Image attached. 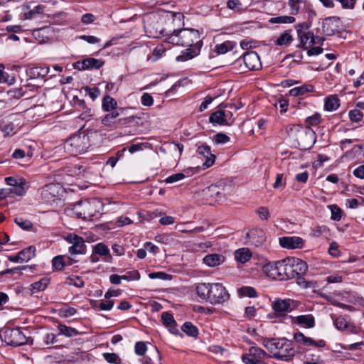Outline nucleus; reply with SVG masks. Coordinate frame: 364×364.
<instances>
[{
  "label": "nucleus",
  "mask_w": 364,
  "mask_h": 364,
  "mask_svg": "<svg viewBox=\"0 0 364 364\" xmlns=\"http://www.w3.org/2000/svg\"><path fill=\"white\" fill-rule=\"evenodd\" d=\"M197 295L213 305L223 304L230 299V294L220 283H200L196 288Z\"/></svg>",
  "instance_id": "1"
},
{
  "label": "nucleus",
  "mask_w": 364,
  "mask_h": 364,
  "mask_svg": "<svg viewBox=\"0 0 364 364\" xmlns=\"http://www.w3.org/2000/svg\"><path fill=\"white\" fill-rule=\"evenodd\" d=\"M101 206V202L97 199H85L69 205L65 209V212L69 216L87 220L100 213Z\"/></svg>",
  "instance_id": "2"
},
{
  "label": "nucleus",
  "mask_w": 364,
  "mask_h": 364,
  "mask_svg": "<svg viewBox=\"0 0 364 364\" xmlns=\"http://www.w3.org/2000/svg\"><path fill=\"white\" fill-rule=\"evenodd\" d=\"M90 146V136L85 132L72 135L63 144L65 151L72 156L85 153Z\"/></svg>",
  "instance_id": "3"
},
{
  "label": "nucleus",
  "mask_w": 364,
  "mask_h": 364,
  "mask_svg": "<svg viewBox=\"0 0 364 364\" xmlns=\"http://www.w3.org/2000/svg\"><path fill=\"white\" fill-rule=\"evenodd\" d=\"M168 43L187 47H191L194 43L198 47H200L202 44L198 31L193 28L174 31L173 33L168 38Z\"/></svg>",
  "instance_id": "4"
},
{
  "label": "nucleus",
  "mask_w": 364,
  "mask_h": 364,
  "mask_svg": "<svg viewBox=\"0 0 364 364\" xmlns=\"http://www.w3.org/2000/svg\"><path fill=\"white\" fill-rule=\"evenodd\" d=\"M291 136L296 142L299 149L307 150L312 147L315 142V132L310 127L294 125L291 128Z\"/></svg>",
  "instance_id": "5"
},
{
  "label": "nucleus",
  "mask_w": 364,
  "mask_h": 364,
  "mask_svg": "<svg viewBox=\"0 0 364 364\" xmlns=\"http://www.w3.org/2000/svg\"><path fill=\"white\" fill-rule=\"evenodd\" d=\"M296 353V350L291 341L285 338L279 339L277 350L272 357L280 360L288 361L290 360Z\"/></svg>",
  "instance_id": "6"
},
{
  "label": "nucleus",
  "mask_w": 364,
  "mask_h": 364,
  "mask_svg": "<svg viewBox=\"0 0 364 364\" xmlns=\"http://www.w3.org/2000/svg\"><path fill=\"white\" fill-rule=\"evenodd\" d=\"M270 357L264 350L259 347L252 346L248 353L242 356L245 364H265V358Z\"/></svg>",
  "instance_id": "7"
},
{
  "label": "nucleus",
  "mask_w": 364,
  "mask_h": 364,
  "mask_svg": "<svg viewBox=\"0 0 364 364\" xmlns=\"http://www.w3.org/2000/svg\"><path fill=\"white\" fill-rule=\"evenodd\" d=\"M5 341L9 346H19L27 343L26 336L20 328H9L4 332Z\"/></svg>",
  "instance_id": "8"
},
{
  "label": "nucleus",
  "mask_w": 364,
  "mask_h": 364,
  "mask_svg": "<svg viewBox=\"0 0 364 364\" xmlns=\"http://www.w3.org/2000/svg\"><path fill=\"white\" fill-rule=\"evenodd\" d=\"M65 240L68 243L71 244V246L68 249L70 255H84L86 253V245L82 237L75 234H68L65 237Z\"/></svg>",
  "instance_id": "9"
},
{
  "label": "nucleus",
  "mask_w": 364,
  "mask_h": 364,
  "mask_svg": "<svg viewBox=\"0 0 364 364\" xmlns=\"http://www.w3.org/2000/svg\"><path fill=\"white\" fill-rule=\"evenodd\" d=\"M297 32L298 36L300 38V43L302 46V47L304 49H306V45L308 44L309 46H312L314 44L317 43L315 37L314 36V34L310 32H302L303 29H307L309 28V26L307 23H300L297 26Z\"/></svg>",
  "instance_id": "10"
},
{
  "label": "nucleus",
  "mask_w": 364,
  "mask_h": 364,
  "mask_svg": "<svg viewBox=\"0 0 364 364\" xmlns=\"http://www.w3.org/2000/svg\"><path fill=\"white\" fill-rule=\"evenodd\" d=\"M243 62L248 70H257L262 68L260 58L255 51L245 53L243 55Z\"/></svg>",
  "instance_id": "11"
},
{
  "label": "nucleus",
  "mask_w": 364,
  "mask_h": 364,
  "mask_svg": "<svg viewBox=\"0 0 364 364\" xmlns=\"http://www.w3.org/2000/svg\"><path fill=\"white\" fill-rule=\"evenodd\" d=\"M201 194L207 202L211 203L220 200L223 193L218 186L213 184L203 189Z\"/></svg>",
  "instance_id": "12"
},
{
  "label": "nucleus",
  "mask_w": 364,
  "mask_h": 364,
  "mask_svg": "<svg viewBox=\"0 0 364 364\" xmlns=\"http://www.w3.org/2000/svg\"><path fill=\"white\" fill-rule=\"evenodd\" d=\"M197 154L203 159H204V162L203 163V168H207L213 165L215 156L211 153L210 147L208 145H201L198 147L196 151Z\"/></svg>",
  "instance_id": "13"
},
{
  "label": "nucleus",
  "mask_w": 364,
  "mask_h": 364,
  "mask_svg": "<svg viewBox=\"0 0 364 364\" xmlns=\"http://www.w3.org/2000/svg\"><path fill=\"white\" fill-rule=\"evenodd\" d=\"M289 262L291 263L292 278L298 276H303L307 272V263L302 259L295 257H289Z\"/></svg>",
  "instance_id": "14"
},
{
  "label": "nucleus",
  "mask_w": 364,
  "mask_h": 364,
  "mask_svg": "<svg viewBox=\"0 0 364 364\" xmlns=\"http://www.w3.org/2000/svg\"><path fill=\"white\" fill-rule=\"evenodd\" d=\"M294 341L304 347L315 346L318 348H323L326 346V342L321 339L318 341H314L310 337L304 336L301 332H297L294 334Z\"/></svg>",
  "instance_id": "15"
},
{
  "label": "nucleus",
  "mask_w": 364,
  "mask_h": 364,
  "mask_svg": "<svg viewBox=\"0 0 364 364\" xmlns=\"http://www.w3.org/2000/svg\"><path fill=\"white\" fill-rule=\"evenodd\" d=\"M104 65V61L92 58H87L81 61H77L75 63L74 68L79 70H84L88 69H99Z\"/></svg>",
  "instance_id": "16"
},
{
  "label": "nucleus",
  "mask_w": 364,
  "mask_h": 364,
  "mask_svg": "<svg viewBox=\"0 0 364 364\" xmlns=\"http://www.w3.org/2000/svg\"><path fill=\"white\" fill-rule=\"evenodd\" d=\"M292 303L293 301L290 299H277L272 303V306L277 315L282 316L287 312H290L292 311Z\"/></svg>",
  "instance_id": "17"
},
{
  "label": "nucleus",
  "mask_w": 364,
  "mask_h": 364,
  "mask_svg": "<svg viewBox=\"0 0 364 364\" xmlns=\"http://www.w3.org/2000/svg\"><path fill=\"white\" fill-rule=\"evenodd\" d=\"M339 18L333 16L326 18L322 23V29L325 35L333 36L338 29Z\"/></svg>",
  "instance_id": "18"
},
{
  "label": "nucleus",
  "mask_w": 364,
  "mask_h": 364,
  "mask_svg": "<svg viewBox=\"0 0 364 364\" xmlns=\"http://www.w3.org/2000/svg\"><path fill=\"white\" fill-rule=\"evenodd\" d=\"M280 245L287 249L301 248L304 245L302 238L296 236L282 237L279 238Z\"/></svg>",
  "instance_id": "19"
},
{
  "label": "nucleus",
  "mask_w": 364,
  "mask_h": 364,
  "mask_svg": "<svg viewBox=\"0 0 364 364\" xmlns=\"http://www.w3.org/2000/svg\"><path fill=\"white\" fill-rule=\"evenodd\" d=\"M278 270L279 272V273L280 274V281L292 279L289 257L279 261Z\"/></svg>",
  "instance_id": "20"
},
{
  "label": "nucleus",
  "mask_w": 364,
  "mask_h": 364,
  "mask_svg": "<svg viewBox=\"0 0 364 364\" xmlns=\"http://www.w3.org/2000/svg\"><path fill=\"white\" fill-rule=\"evenodd\" d=\"M209 121L212 124H218L220 125H230L232 124L233 120L231 122L228 121V113L223 110H218L210 114Z\"/></svg>",
  "instance_id": "21"
},
{
  "label": "nucleus",
  "mask_w": 364,
  "mask_h": 364,
  "mask_svg": "<svg viewBox=\"0 0 364 364\" xmlns=\"http://www.w3.org/2000/svg\"><path fill=\"white\" fill-rule=\"evenodd\" d=\"M279 261L276 262H269L263 266V272L269 277L280 280V274L279 273Z\"/></svg>",
  "instance_id": "22"
},
{
  "label": "nucleus",
  "mask_w": 364,
  "mask_h": 364,
  "mask_svg": "<svg viewBox=\"0 0 364 364\" xmlns=\"http://www.w3.org/2000/svg\"><path fill=\"white\" fill-rule=\"evenodd\" d=\"M49 68L47 66H34L28 68L26 71L27 75L31 79L43 78L49 73Z\"/></svg>",
  "instance_id": "23"
},
{
  "label": "nucleus",
  "mask_w": 364,
  "mask_h": 364,
  "mask_svg": "<svg viewBox=\"0 0 364 364\" xmlns=\"http://www.w3.org/2000/svg\"><path fill=\"white\" fill-rule=\"evenodd\" d=\"M292 322L308 328H313L315 326V319L311 314L301 315L294 317L292 318Z\"/></svg>",
  "instance_id": "24"
},
{
  "label": "nucleus",
  "mask_w": 364,
  "mask_h": 364,
  "mask_svg": "<svg viewBox=\"0 0 364 364\" xmlns=\"http://www.w3.org/2000/svg\"><path fill=\"white\" fill-rule=\"evenodd\" d=\"M247 236L255 247H259L265 242L264 232L261 230H251Z\"/></svg>",
  "instance_id": "25"
},
{
  "label": "nucleus",
  "mask_w": 364,
  "mask_h": 364,
  "mask_svg": "<svg viewBox=\"0 0 364 364\" xmlns=\"http://www.w3.org/2000/svg\"><path fill=\"white\" fill-rule=\"evenodd\" d=\"M304 354L303 362L304 364H320L322 360L318 353H314L311 349L304 348Z\"/></svg>",
  "instance_id": "26"
},
{
  "label": "nucleus",
  "mask_w": 364,
  "mask_h": 364,
  "mask_svg": "<svg viewBox=\"0 0 364 364\" xmlns=\"http://www.w3.org/2000/svg\"><path fill=\"white\" fill-rule=\"evenodd\" d=\"M93 252L100 256H105L104 261L105 262L110 263L112 261V257L108 247L102 242L97 243L94 246Z\"/></svg>",
  "instance_id": "27"
},
{
  "label": "nucleus",
  "mask_w": 364,
  "mask_h": 364,
  "mask_svg": "<svg viewBox=\"0 0 364 364\" xmlns=\"http://www.w3.org/2000/svg\"><path fill=\"white\" fill-rule=\"evenodd\" d=\"M225 257L220 254H209L204 257L203 262L210 267H215L224 262Z\"/></svg>",
  "instance_id": "28"
},
{
  "label": "nucleus",
  "mask_w": 364,
  "mask_h": 364,
  "mask_svg": "<svg viewBox=\"0 0 364 364\" xmlns=\"http://www.w3.org/2000/svg\"><path fill=\"white\" fill-rule=\"evenodd\" d=\"M200 47L198 48H191L189 47L186 49L182 53L176 57V60L178 62H184L193 58L199 54Z\"/></svg>",
  "instance_id": "29"
},
{
  "label": "nucleus",
  "mask_w": 364,
  "mask_h": 364,
  "mask_svg": "<svg viewBox=\"0 0 364 364\" xmlns=\"http://www.w3.org/2000/svg\"><path fill=\"white\" fill-rule=\"evenodd\" d=\"M236 46V43L233 41H225L220 44H217L215 46V52L218 55L225 54L229 50L234 49Z\"/></svg>",
  "instance_id": "30"
},
{
  "label": "nucleus",
  "mask_w": 364,
  "mask_h": 364,
  "mask_svg": "<svg viewBox=\"0 0 364 364\" xmlns=\"http://www.w3.org/2000/svg\"><path fill=\"white\" fill-rule=\"evenodd\" d=\"M119 113L117 110H112L111 113L107 114L104 117L102 118V124L108 127H116V118L119 117Z\"/></svg>",
  "instance_id": "31"
},
{
  "label": "nucleus",
  "mask_w": 364,
  "mask_h": 364,
  "mask_svg": "<svg viewBox=\"0 0 364 364\" xmlns=\"http://www.w3.org/2000/svg\"><path fill=\"white\" fill-rule=\"evenodd\" d=\"M314 87L311 85L304 84L299 87H294L289 90L291 96L297 97L303 95L307 92H312Z\"/></svg>",
  "instance_id": "32"
},
{
  "label": "nucleus",
  "mask_w": 364,
  "mask_h": 364,
  "mask_svg": "<svg viewBox=\"0 0 364 364\" xmlns=\"http://www.w3.org/2000/svg\"><path fill=\"white\" fill-rule=\"evenodd\" d=\"M339 102V99L335 95L326 97L324 105L325 109L328 112L336 110L340 106Z\"/></svg>",
  "instance_id": "33"
},
{
  "label": "nucleus",
  "mask_w": 364,
  "mask_h": 364,
  "mask_svg": "<svg viewBox=\"0 0 364 364\" xmlns=\"http://www.w3.org/2000/svg\"><path fill=\"white\" fill-rule=\"evenodd\" d=\"M252 257V254L248 249L241 248L237 250L235 253V258L237 262L245 263Z\"/></svg>",
  "instance_id": "34"
},
{
  "label": "nucleus",
  "mask_w": 364,
  "mask_h": 364,
  "mask_svg": "<svg viewBox=\"0 0 364 364\" xmlns=\"http://www.w3.org/2000/svg\"><path fill=\"white\" fill-rule=\"evenodd\" d=\"M117 103L113 97L108 95L103 97L102 107L104 111L109 112L111 110H114L117 108Z\"/></svg>",
  "instance_id": "35"
},
{
  "label": "nucleus",
  "mask_w": 364,
  "mask_h": 364,
  "mask_svg": "<svg viewBox=\"0 0 364 364\" xmlns=\"http://www.w3.org/2000/svg\"><path fill=\"white\" fill-rule=\"evenodd\" d=\"M50 282V279L48 277H43L39 281L33 283L31 287L32 293L43 291L46 289Z\"/></svg>",
  "instance_id": "36"
},
{
  "label": "nucleus",
  "mask_w": 364,
  "mask_h": 364,
  "mask_svg": "<svg viewBox=\"0 0 364 364\" xmlns=\"http://www.w3.org/2000/svg\"><path fill=\"white\" fill-rule=\"evenodd\" d=\"M181 330L188 336L191 337H197L198 335V329L191 322H185L181 326Z\"/></svg>",
  "instance_id": "37"
},
{
  "label": "nucleus",
  "mask_w": 364,
  "mask_h": 364,
  "mask_svg": "<svg viewBox=\"0 0 364 364\" xmlns=\"http://www.w3.org/2000/svg\"><path fill=\"white\" fill-rule=\"evenodd\" d=\"M36 248L33 246H29L18 252L22 262H28L35 256Z\"/></svg>",
  "instance_id": "38"
},
{
  "label": "nucleus",
  "mask_w": 364,
  "mask_h": 364,
  "mask_svg": "<svg viewBox=\"0 0 364 364\" xmlns=\"http://www.w3.org/2000/svg\"><path fill=\"white\" fill-rule=\"evenodd\" d=\"M293 41V37L289 31L281 34L276 41V44L280 46H287Z\"/></svg>",
  "instance_id": "39"
},
{
  "label": "nucleus",
  "mask_w": 364,
  "mask_h": 364,
  "mask_svg": "<svg viewBox=\"0 0 364 364\" xmlns=\"http://www.w3.org/2000/svg\"><path fill=\"white\" fill-rule=\"evenodd\" d=\"M240 296H247L250 298H255L257 296L256 290L252 287L244 286L237 289Z\"/></svg>",
  "instance_id": "40"
},
{
  "label": "nucleus",
  "mask_w": 364,
  "mask_h": 364,
  "mask_svg": "<svg viewBox=\"0 0 364 364\" xmlns=\"http://www.w3.org/2000/svg\"><path fill=\"white\" fill-rule=\"evenodd\" d=\"M59 334L64 335L67 337L75 336L78 334L77 330L74 328L67 326L65 325L58 326Z\"/></svg>",
  "instance_id": "41"
},
{
  "label": "nucleus",
  "mask_w": 364,
  "mask_h": 364,
  "mask_svg": "<svg viewBox=\"0 0 364 364\" xmlns=\"http://www.w3.org/2000/svg\"><path fill=\"white\" fill-rule=\"evenodd\" d=\"M161 320L164 326L170 328V329L174 328L176 322L171 314L167 311L163 312L161 314Z\"/></svg>",
  "instance_id": "42"
},
{
  "label": "nucleus",
  "mask_w": 364,
  "mask_h": 364,
  "mask_svg": "<svg viewBox=\"0 0 364 364\" xmlns=\"http://www.w3.org/2000/svg\"><path fill=\"white\" fill-rule=\"evenodd\" d=\"M295 21V18L290 16H281L272 17L269 22L271 23H292Z\"/></svg>",
  "instance_id": "43"
},
{
  "label": "nucleus",
  "mask_w": 364,
  "mask_h": 364,
  "mask_svg": "<svg viewBox=\"0 0 364 364\" xmlns=\"http://www.w3.org/2000/svg\"><path fill=\"white\" fill-rule=\"evenodd\" d=\"M25 181L21 180L20 183L16 184L15 186L7 188V190H9V196L13 193L18 196H23L26 193V190L23 187Z\"/></svg>",
  "instance_id": "44"
},
{
  "label": "nucleus",
  "mask_w": 364,
  "mask_h": 364,
  "mask_svg": "<svg viewBox=\"0 0 364 364\" xmlns=\"http://www.w3.org/2000/svg\"><path fill=\"white\" fill-rule=\"evenodd\" d=\"M52 265L53 268L56 270H61L66 265V262L65 261V256L58 255L53 258L52 259Z\"/></svg>",
  "instance_id": "45"
},
{
  "label": "nucleus",
  "mask_w": 364,
  "mask_h": 364,
  "mask_svg": "<svg viewBox=\"0 0 364 364\" xmlns=\"http://www.w3.org/2000/svg\"><path fill=\"white\" fill-rule=\"evenodd\" d=\"M14 222L22 230H30L33 227V224L30 220L24 219L21 217L15 218Z\"/></svg>",
  "instance_id": "46"
},
{
  "label": "nucleus",
  "mask_w": 364,
  "mask_h": 364,
  "mask_svg": "<svg viewBox=\"0 0 364 364\" xmlns=\"http://www.w3.org/2000/svg\"><path fill=\"white\" fill-rule=\"evenodd\" d=\"M279 343V339H264L262 342L263 346L274 355V353L277 350V344Z\"/></svg>",
  "instance_id": "47"
},
{
  "label": "nucleus",
  "mask_w": 364,
  "mask_h": 364,
  "mask_svg": "<svg viewBox=\"0 0 364 364\" xmlns=\"http://www.w3.org/2000/svg\"><path fill=\"white\" fill-rule=\"evenodd\" d=\"M333 324L339 331H343L347 328L348 324L346 319L343 316H338L333 320Z\"/></svg>",
  "instance_id": "48"
},
{
  "label": "nucleus",
  "mask_w": 364,
  "mask_h": 364,
  "mask_svg": "<svg viewBox=\"0 0 364 364\" xmlns=\"http://www.w3.org/2000/svg\"><path fill=\"white\" fill-rule=\"evenodd\" d=\"M306 124H307L306 127H310L311 126H316L321 122V115L318 113H315L312 116L308 117L305 120Z\"/></svg>",
  "instance_id": "49"
},
{
  "label": "nucleus",
  "mask_w": 364,
  "mask_h": 364,
  "mask_svg": "<svg viewBox=\"0 0 364 364\" xmlns=\"http://www.w3.org/2000/svg\"><path fill=\"white\" fill-rule=\"evenodd\" d=\"M348 116L350 119L353 122H360L363 117V113L359 109H354L349 112Z\"/></svg>",
  "instance_id": "50"
},
{
  "label": "nucleus",
  "mask_w": 364,
  "mask_h": 364,
  "mask_svg": "<svg viewBox=\"0 0 364 364\" xmlns=\"http://www.w3.org/2000/svg\"><path fill=\"white\" fill-rule=\"evenodd\" d=\"M103 357L109 363L119 364L120 361L119 356L114 353H103Z\"/></svg>",
  "instance_id": "51"
},
{
  "label": "nucleus",
  "mask_w": 364,
  "mask_h": 364,
  "mask_svg": "<svg viewBox=\"0 0 364 364\" xmlns=\"http://www.w3.org/2000/svg\"><path fill=\"white\" fill-rule=\"evenodd\" d=\"M123 279L126 281H136L140 279V274L137 270L128 272L126 274L122 275Z\"/></svg>",
  "instance_id": "52"
},
{
  "label": "nucleus",
  "mask_w": 364,
  "mask_h": 364,
  "mask_svg": "<svg viewBox=\"0 0 364 364\" xmlns=\"http://www.w3.org/2000/svg\"><path fill=\"white\" fill-rule=\"evenodd\" d=\"M301 2V0H289L288 4L291 9V14L295 15L299 12L300 9L299 4Z\"/></svg>",
  "instance_id": "53"
},
{
  "label": "nucleus",
  "mask_w": 364,
  "mask_h": 364,
  "mask_svg": "<svg viewBox=\"0 0 364 364\" xmlns=\"http://www.w3.org/2000/svg\"><path fill=\"white\" fill-rule=\"evenodd\" d=\"M146 346L145 343L142 341H138L135 343L134 351L138 355H143L146 351Z\"/></svg>",
  "instance_id": "54"
},
{
  "label": "nucleus",
  "mask_w": 364,
  "mask_h": 364,
  "mask_svg": "<svg viewBox=\"0 0 364 364\" xmlns=\"http://www.w3.org/2000/svg\"><path fill=\"white\" fill-rule=\"evenodd\" d=\"M166 49L162 45L156 46L153 50V61H156L164 54Z\"/></svg>",
  "instance_id": "55"
},
{
  "label": "nucleus",
  "mask_w": 364,
  "mask_h": 364,
  "mask_svg": "<svg viewBox=\"0 0 364 364\" xmlns=\"http://www.w3.org/2000/svg\"><path fill=\"white\" fill-rule=\"evenodd\" d=\"M184 179V175L182 173L172 174L165 179L166 183H173Z\"/></svg>",
  "instance_id": "56"
},
{
  "label": "nucleus",
  "mask_w": 364,
  "mask_h": 364,
  "mask_svg": "<svg viewBox=\"0 0 364 364\" xmlns=\"http://www.w3.org/2000/svg\"><path fill=\"white\" fill-rule=\"evenodd\" d=\"M286 182L284 180V175L282 173H277L275 182L273 184V188L274 189H279L280 188H284Z\"/></svg>",
  "instance_id": "57"
},
{
  "label": "nucleus",
  "mask_w": 364,
  "mask_h": 364,
  "mask_svg": "<svg viewBox=\"0 0 364 364\" xmlns=\"http://www.w3.org/2000/svg\"><path fill=\"white\" fill-rule=\"evenodd\" d=\"M141 103L146 107H150L154 104V98L149 93H144L141 97Z\"/></svg>",
  "instance_id": "58"
},
{
  "label": "nucleus",
  "mask_w": 364,
  "mask_h": 364,
  "mask_svg": "<svg viewBox=\"0 0 364 364\" xmlns=\"http://www.w3.org/2000/svg\"><path fill=\"white\" fill-rule=\"evenodd\" d=\"M15 82L14 77H11L9 78V75L7 73L4 72L0 69V83L6 82L8 84H13Z\"/></svg>",
  "instance_id": "59"
},
{
  "label": "nucleus",
  "mask_w": 364,
  "mask_h": 364,
  "mask_svg": "<svg viewBox=\"0 0 364 364\" xmlns=\"http://www.w3.org/2000/svg\"><path fill=\"white\" fill-rule=\"evenodd\" d=\"M114 300H102L99 304V308L103 311H109L114 305Z\"/></svg>",
  "instance_id": "60"
},
{
  "label": "nucleus",
  "mask_w": 364,
  "mask_h": 364,
  "mask_svg": "<svg viewBox=\"0 0 364 364\" xmlns=\"http://www.w3.org/2000/svg\"><path fill=\"white\" fill-rule=\"evenodd\" d=\"M149 277L152 279H162V280H166V279L171 278V276L163 272H157L150 273L149 274Z\"/></svg>",
  "instance_id": "61"
},
{
  "label": "nucleus",
  "mask_w": 364,
  "mask_h": 364,
  "mask_svg": "<svg viewBox=\"0 0 364 364\" xmlns=\"http://www.w3.org/2000/svg\"><path fill=\"white\" fill-rule=\"evenodd\" d=\"M214 141L216 144H225L230 141V138L223 133H218L215 135Z\"/></svg>",
  "instance_id": "62"
},
{
  "label": "nucleus",
  "mask_w": 364,
  "mask_h": 364,
  "mask_svg": "<svg viewBox=\"0 0 364 364\" xmlns=\"http://www.w3.org/2000/svg\"><path fill=\"white\" fill-rule=\"evenodd\" d=\"M331 218L334 220H340L341 218V210L336 205H331Z\"/></svg>",
  "instance_id": "63"
},
{
  "label": "nucleus",
  "mask_w": 364,
  "mask_h": 364,
  "mask_svg": "<svg viewBox=\"0 0 364 364\" xmlns=\"http://www.w3.org/2000/svg\"><path fill=\"white\" fill-rule=\"evenodd\" d=\"M41 12V8L38 6L33 10H29L28 11H25L24 13V18L25 19H32L36 14H39Z\"/></svg>",
  "instance_id": "64"
}]
</instances>
